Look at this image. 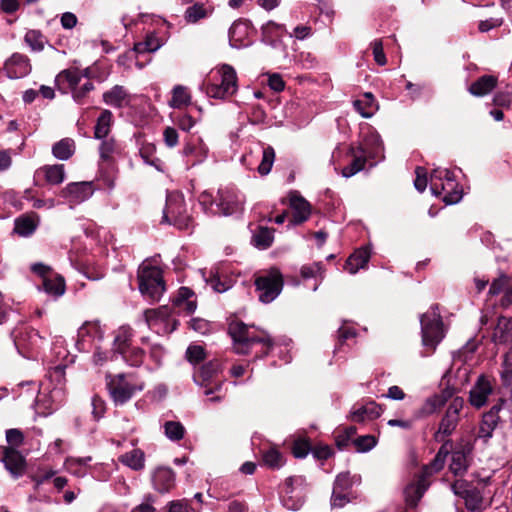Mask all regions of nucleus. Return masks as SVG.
Masks as SVG:
<instances>
[{
    "label": "nucleus",
    "mask_w": 512,
    "mask_h": 512,
    "mask_svg": "<svg viewBox=\"0 0 512 512\" xmlns=\"http://www.w3.org/2000/svg\"><path fill=\"white\" fill-rule=\"evenodd\" d=\"M456 186L454 175L448 169L437 168L430 175V189L436 196L446 193L443 200L448 204H453L461 199L460 192L454 190Z\"/></svg>",
    "instance_id": "5"
},
{
    "label": "nucleus",
    "mask_w": 512,
    "mask_h": 512,
    "mask_svg": "<svg viewBox=\"0 0 512 512\" xmlns=\"http://www.w3.org/2000/svg\"><path fill=\"white\" fill-rule=\"evenodd\" d=\"M349 155L352 157V161L349 165L342 169V175L346 178H349L362 171L367 161L365 151L361 146L350 147Z\"/></svg>",
    "instance_id": "26"
},
{
    "label": "nucleus",
    "mask_w": 512,
    "mask_h": 512,
    "mask_svg": "<svg viewBox=\"0 0 512 512\" xmlns=\"http://www.w3.org/2000/svg\"><path fill=\"white\" fill-rule=\"evenodd\" d=\"M211 10L206 8L203 4L195 3L189 6L185 13L184 19L187 23H197L199 20L208 17L211 14Z\"/></svg>",
    "instance_id": "40"
},
{
    "label": "nucleus",
    "mask_w": 512,
    "mask_h": 512,
    "mask_svg": "<svg viewBox=\"0 0 512 512\" xmlns=\"http://www.w3.org/2000/svg\"><path fill=\"white\" fill-rule=\"evenodd\" d=\"M263 464L271 469H279L285 464L282 453L275 447H270L262 452Z\"/></svg>",
    "instance_id": "39"
},
{
    "label": "nucleus",
    "mask_w": 512,
    "mask_h": 512,
    "mask_svg": "<svg viewBox=\"0 0 512 512\" xmlns=\"http://www.w3.org/2000/svg\"><path fill=\"white\" fill-rule=\"evenodd\" d=\"M500 411L501 405H493L492 408L483 415L478 431V436L480 438L488 440L492 437L493 431L497 427L500 420Z\"/></svg>",
    "instance_id": "23"
},
{
    "label": "nucleus",
    "mask_w": 512,
    "mask_h": 512,
    "mask_svg": "<svg viewBox=\"0 0 512 512\" xmlns=\"http://www.w3.org/2000/svg\"><path fill=\"white\" fill-rule=\"evenodd\" d=\"M182 153L191 158V165H195L207 157L208 148L200 138L190 139L185 143Z\"/></svg>",
    "instance_id": "25"
},
{
    "label": "nucleus",
    "mask_w": 512,
    "mask_h": 512,
    "mask_svg": "<svg viewBox=\"0 0 512 512\" xmlns=\"http://www.w3.org/2000/svg\"><path fill=\"white\" fill-rule=\"evenodd\" d=\"M254 284L259 301L268 304L279 296L284 286V280L280 270L272 267L256 276Z\"/></svg>",
    "instance_id": "3"
},
{
    "label": "nucleus",
    "mask_w": 512,
    "mask_h": 512,
    "mask_svg": "<svg viewBox=\"0 0 512 512\" xmlns=\"http://www.w3.org/2000/svg\"><path fill=\"white\" fill-rule=\"evenodd\" d=\"M92 194L93 187L91 182L69 183L60 192L61 197L67 199L70 203L73 204H78L87 200L92 196Z\"/></svg>",
    "instance_id": "13"
},
{
    "label": "nucleus",
    "mask_w": 512,
    "mask_h": 512,
    "mask_svg": "<svg viewBox=\"0 0 512 512\" xmlns=\"http://www.w3.org/2000/svg\"><path fill=\"white\" fill-rule=\"evenodd\" d=\"M40 224V217L30 212L17 217L14 221V232L21 237L31 236Z\"/></svg>",
    "instance_id": "21"
},
{
    "label": "nucleus",
    "mask_w": 512,
    "mask_h": 512,
    "mask_svg": "<svg viewBox=\"0 0 512 512\" xmlns=\"http://www.w3.org/2000/svg\"><path fill=\"white\" fill-rule=\"evenodd\" d=\"M106 385L109 394L113 401L115 402V404L120 405L126 403L129 399H131L136 391H140L143 389L142 384H136L131 379V376H128L123 373L117 375L108 374L106 376Z\"/></svg>",
    "instance_id": "6"
},
{
    "label": "nucleus",
    "mask_w": 512,
    "mask_h": 512,
    "mask_svg": "<svg viewBox=\"0 0 512 512\" xmlns=\"http://www.w3.org/2000/svg\"><path fill=\"white\" fill-rule=\"evenodd\" d=\"M466 454L463 451H454L452 453V460L450 470L455 475H462L467 469Z\"/></svg>",
    "instance_id": "49"
},
{
    "label": "nucleus",
    "mask_w": 512,
    "mask_h": 512,
    "mask_svg": "<svg viewBox=\"0 0 512 512\" xmlns=\"http://www.w3.org/2000/svg\"><path fill=\"white\" fill-rule=\"evenodd\" d=\"M509 284V277L506 274H501L497 279L493 280L489 288V294L494 296L504 293L507 285Z\"/></svg>",
    "instance_id": "56"
},
{
    "label": "nucleus",
    "mask_w": 512,
    "mask_h": 512,
    "mask_svg": "<svg viewBox=\"0 0 512 512\" xmlns=\"http://www.w3.org/2000/svg\"><path fill=\"white\" fill-rule=\"evenodd\" d=\"M192 96L188 88L183 85H176L172 89V97L169 106L174 109H181L191 104Z\"/></svg>",
    "instance_id": "35"
},
{
    "label": "nucleus",
    "mask_w": 512,
    "mask_h": 512,
    "mask_svg": "<svg viewBox=\"0 0 512 512\" xmlns=\"http://www.w3.org/2000/svg\"><path fill=\"white\" fill-rule=\"evenodd\" d=\"M445 398L441 395L429 397L419 410V416H427L435 413L445 404Z\"/></svg>",
    "instance_id": "44"
},
{
    "label": "nucleus",
    "mask_w": 512,
    "mask_h": 512,
    "mask_svg": "<svg viewBox=\"0 0 512 512\" xmlns=\"http://www.w3.org/2000/svg\"><path fill=\"white\" fill-rule=\"evenodd\" d=\"M13 337H14V344H15L17 350L19 351V353L25 355L28 352L30 345L32 344L31 339L37 338V334L28 332L27 330H25V331L20 330V331L14 332Z\"/></svg>",
    "instance_id": "43"
},
{
    "label": "nucleus",
    "mask_w": 512,
    "mask_h": 512,
    "mask_svg": "<svg viewBox=\"0 0 512 512\" xmlns=\"http://www.w3.org/2000/svg\"><path fill=\"white\" fill-rule=\"evenodd\" d=\"M381 415V407L375 402H369L355 408L351 412V419L354 422H363L366 420H373Z\"/></svg>",
    "instance_id": "29"
},
{
    "label": "nucleus",
    "mask_w": 512,
    "mask_h": 512,
    "mask_svg": "<svg viewBox=\"0 0 512 512\" xmlns=\"http://www.w3.org/2000/svg\"><path fill=\"white\" fill-rule=\"evenodd\" d=\"M139 155L146 164L155 167L157 170H161L162 162L156 157V146L154 144H142L139 149Z\"/></svg>",
    "instance_id": "41"
},
{
    "label": "nucleus",
    "mask_w": 512,
    "mask_h": 512,
    "mask_svg": "<svg viewBox=\"0 0 512 512\" xmlns=\"http://www.w3.org/2000/svg\"><path fill=\"white\" fill-rule=\"evenodd\" d=\"M497 85V78L492 75H484L473 82L469 87V92L477 97H482L490 93Z\"/></svg>",
    "instance_id": "31"
},
{
    "label": "nucleus",
    "mask_w": 512,
    "mask_h": 512,
    "mask_svg": "<svg viewBox=\"0 0 512 512\" xmlns=\"http://www.w3.org/2000/svg\"><path fill=\"white\" fill-rule=\"evenodd\" d=\"M145 322L149 327H152L159 320H164L168 317V310L165 307L158 309H147L143 313Z\"/></svg>",
    "instance_id": "51"
},
{
    "label": "nucleus",
    "mask_w": 512,
    "mask_h": 512,
    "mask_svg": "<svg viewBox=\"0 0 512 512\" xmlns=\"http://www.w3.org/2000/svg\"><path fill=\"white\" fill-rule=\"evenodd\" d=\"M354 445L358 451L366 452L371 450L376 445V439L371 435L361 436L354 441Z\"/></svg>",
    "instance_id": "58"
},
{
    "label": "nucleus",
    "mask_w": 512,
    "mask_h": 512,
    "mask_svg": "<svg viewBox=\"0 0 512 512\" xmlns=\"http://www.w3.org/2000/svg\"><path fill=\"white\" fill-rule=\"evenodd\" d=\"M94 90V85L91 81H87L81 86H77L76 89L72 90V97L78 104H84L88 94Z\"/></svg>",
    "instance_id": "52"
},
{
    "label": "nucleus",
    "mask_w": 512,
    "mask_h": 512,
    "mask_svg": "<svg viewBox=\"0 0 512 512\" xmlns=\"http://www.w3.org/2000/svg\"><path fill=\"white\" fill-rule=\"evenodd\" d=\"M83 72L78 68H68L62 70L55 78V84L59 91L67 93L79 86Z\"/></svg>",
    "instance_id": "19"
},
{
    "label": "nucleus",
    "mask_w": 512,
    "mask_h": 512,
    "mask_svg": "<svg viewBox=\"0 0 512 512\" xmlns=\"http://www.w3.org/2000/svg\"><path fill=\"white\" fill-rule=\"evenodd\" d=\"M444 464H445V460L440 458V456L435 455L434 459L428 465H425L422 468V471L419 475H421L422 477H425V479L429 480V478L434 473L439 472L444 467Z\"/></svg>",
    "instance_id": "53"
},
{
    "label": "nucleus",
    "mask_w": 512,
    "mask_h": 512,
    "mask_svg": "<svg viewBox=\"0 0 512 512\" xmlns=\"http://www.w3.org/2000/svg\"><path fill=\"white\" fill-rule=\"evenodd\" d=\"M162 222L173 224L179 229H188L192 223L187 213L184 198L181 194L171 193L167 196Z\"/></svg>",
    "instance_id": "7"
},
{
    "label": "nucleus",
    "mask_w": 512,
    "mask_h": 512,
    "mask_svg": "<svg viewBox=\"0 0 512 512\" xmlns=\"http://www.w3.org/2000/svg\"><path fill=\"white\" fill-rule=\"evenodd\" d=\"M44 291L54 297H60L65 293L66 286L65 280L61 275H55L54 277L45 278L43 280Z\"/></svg>",
    "instance_id": "38"
},
{
    "label": "nucleus",
    "mask_w": 512,
    "mask_h": 512,
    "mask_svg": "<svg viewBox=\"0 0 512 512\" xmlns=\"http://www.w3.org/2000/svg\"><path fill=\"white\" fill-rule=\"evenodd\" d=\"M353 106L364 118L372 117L378 109L374 96L369 92L365 93L361 99L355 100Z\"/></svg>",
    "instance_id": "32"
},
{
    "label": "nucleus",
    "mask_w": 512,
    "mask_h": 512,
    "mask_svg": "<svg viewBox=\"0 0 512 512\" xmlns=\"http://www.w3.org/2000/svg\"><path fill=\"white\" fill-rule=\"evenodd\" d=\"M322 271V265L319 262L304 265L301 267L300 274L303 278H313L320 274Z\"/></svg>",
    "instance_id": "63"
},
{
    "label": "nucleus",
    "mask_w": 512,
    "mask_h": 512,
    "mask_svg": "<svg viewBox=\"0 0 512 512\" xmlns=\"http://www.w3.org/2000/svg\"><path fill=\"white\" fill-rule=\"evenodd\" d=\"M207 282L212 287V289L218 293L225 292L231 287L229 281L222 280L217 275L211 276Z\"/></svg>",
    "instance_id": "64"
},
{
    "label": "nucleus",
    "mask_w": 512,
    "mask_h": 512,
    "mask_svg": "<svg viewBox=\"0 0 512 512\" xmlns=\"http://www.w3.org/2000/svg\"><path fill=\"white\" fill-rule=\"evenodd\" d=\"M220 77L219 83H210L206 86V94L215 99H224L232 96L237 91V75L230 65H223L217 71Z\"/></svg>",
    "instance_id": "8"
},
{
    "label": "nucleus",
    "mask_w": 512,
    "mask_h": 512,
    "mask_svg": "<svg viewBox=\"0 0 512 512\" xmlns=\"http://www.w3.org/2000/svg\"><path fill=\"white\" fill-rule=\"evenodd\" d=\"M25 43L36 52L44 49V36L37 30H29L24 37Z\"/></svg>",
    "instance_id": "48"
},
{
    "label": "nucleus",
    "mask_w": 512,
    "mask_h": 512,
    "mask_svg": "<svg viewBox=\"0 0 512 512\" xmlns=\"http://www.w3.org/2000/svg\"><path fill=\"white\" fill-rule=\"evenodd\" d=\"M186 356L191 363H199L205 358L204 348L199 345L189 346L186 351Z\"/></svg>",
    "instance_id": "59"
},
{
    "label": "nucleus",
    "mask_w": 512,
    "mask_h": 512,
    "mask_svg": "<svg viewBox=\"0 0 512 512\" xmlns=\"http://www.w3.org/2000/svg\"><path fill=\"white\" fill-rule=\"evenodd\" d=\"M4 70L11 79H19L31 72L30 60L26 55L14 53L4 64Z\"/></svg>",
    "instance_id": "14"
},
{
    "label": "nucleus",
    "mask_w": 512,
    "mask_h": 512,
    "mask_svg": "<svg viewBox=\"0 0 512 512\" xmlns=\"http://www.w3.org/2000/svg\"><path fill=\"white\" fill-rule=\"evenodd\" d=\"M369 259V249L366 247L360 248L348 257L345 263V270L350 274H355L367 265Z\"/></svg>",
    "instance_id": "28"
},
{
    "label": "nucleus",
    "mask_w": 512,
    "mask_h": 512,
    "mask_svg": "<svg viewBox=\"0 0 512 512\" xmlns=\"http://www.w3.org/2000/svg\"><path fill=\"white\" fill-rule=\"evenodd\" d=\"M492 339L495 343L512 342V319L507 317H499L494 328Z\"/></svg>",
    "instance_id": "30"
},
{
    "label": "nucleus",
    "mask_w": 512,
    "mask_h": 512,
    "mask_svg": "<svg viewBox=\"0 0 512 512\" xmlns=\"http://www.w3.org/2000/svg\"><path fill=\"white\" fill-rule=\"evenodd\" d=\"M496 383L485 375H480L469 392V403L476 409L484 407L495 394Z\"/></svg>",
    "instance_id": "11"
},
{
    "label": "nucleus",
    "mask_w": 512,
    "mask_h": 512,
    "mask_svg": "<svg viewBox=\"0 0 512 512\" xmlns=\"http://www.w3.org/2000/svg\"><path fill=\"white\" fill-rule=\"evenodd\" d=\"M99 145V156L102 162L112 165L117 156L123 154L124 148L115 138H103Z\"/></svg>",
    "instance_id": "22"
},
{
    "label": "nucleus",
    "mask_w": 512,
    "mask_h": 512,
    "mask_svg": "<svg viewBox=\"0 0 512 512\" xmlns=\"http://www.w3.org/2000/svg\"><path fill=\"white\" fill-rule=\"evenodd\" d=\"M421 333L424 347L433 352L444 337L443 322L439 307L434 304L421 316Z\"/></svg>",
    "instance_id": "2"
},
{
    "label": "nucleus",
    "mask_w": 512,
    "mask_h": 512,
    "mask_svg": "<svg viewBox=\"0 0 512 512\" xmlns=\"http://www.w3.org/2000/svg\"><path fill=\"white\" fill-rule=\"evenodd\" d=\"M220 365L218 362L210 361L204 364L196 376V381L205 387L204 394L210 395L218 392L221 389V383H215L212 387H207L206 382H209L219 371Z\"/></svg>",
    "instance_id": "20"
},
{
    "label": "nucleus",
    "mask_w": 512,
    "mask_h": 512,
    "mask_svg": "<svg viewBox=\"0 0 512 512\" xmlns=\"http://www.w3.org/2000/svg\"><path fill=\"white\" fill-rule=\"evenodd\" d=\"M164 433L172 441H179L184 437L185 428L177 421H167L164 423Z\"/></svg>",
    "instance_id": "46"
},
{
    "label": "nucleus",
    "mask_w": 512,
    "mask_h": 512,
    "mask_svg": "<svg viewBox=\"0 0 512 512\" xmlns=\"http://www.w3.org/2000/svg\"><path fill=\"white\" fill-rule=\"evenodd\" d=\"M463 499L469 512H480L483 496L478 489L471 488V491Z\"/></svg>",
    "instance_id": "45"
},
{
    "label": "nucleus",
    "mask_w": 512,
    "mask_h": 512,
    "mask_svg": "<svg viewBox=\"0 0 512 512\" xmlns=\"http://www.w3.org/2000/svg\"><path fill=\"white\" fill-rule=\"evenodd\" d=\"M153 484L157 491L161 493L168 492L175 485V474L168 467H159L153 474Z\"/></svg>",
    "instance_id": "27"
},
{
    "label": "nucleus",
    "mask_w": 512,
    "mask_h": 512,
    "mask_svg": "<svg viewBox=\"0 0 512 512\" xmlns=\"http://www.w3.org/2000/svg\"><path fill=\"white\" fill-rule=\"evenodd\" d=\"M2 454V461L9 473L14 478L21 477L26 470V461L23 455L12 447L3 448Z\"/></svg>",
    "instance_id": "15"
},
{
    "label": "nucleus",
    "mask_w": 512,
    "mask_h": 512,
    "mask_svg": "<svg viewBox=\"0 0 512 512\" xmlns=\"http://www.w3.org/2000/svg\"><path fill=\"white\" fill-rule=\"evenodd\" d=\"M6 440L12 448L19 447L24 441V436L18 429H9L6 431Z\"/></svg>",
    "instance_id": "61"
},
{
    "label": "nucleus",
    "mask_w": 512,
    "mask_h": 512,
    "mask_svg": "<svg viewBox=\"0 0 512 512\" xmlns=\"http://www.w3.org/2000/svg\"><path fill=\"white\" fill-rule=\"evenodd\" d=\"M118 461L135 471H140L145 466V454L140 449H133L119 456Z\"/></svg>",
    "instance_id": "33"
},
{
    "label": "nucleus",
    "mask_w": 512,
    "mask_h": 512,
    "mask_svg": "<svg viewBox=\"0 0 512 512\" xmlns=\"http://www.w3.org/2000/svg\"><path fill=\"white\" fill-rule=\"evenodd\" d=\"M274 160H275V151H274L273 147L266 146L263 149L262 160L258 166L259 174L263 175V176L269 174L272 169Z\"/></svg>",
    "instance_id": "47"
},
{
    "label": "nucleus",
    "mask_w": 512,
    "mask_h": 512,
    "mask_svg": "<svg viewBox=\"0 0 512 512\" xmlns=\"http://www.w3.org/2000/svg\"><path fill=\"white\" fill-rule=\"evenodd\" d=\"M229 334L234 341V350L238 354H249L255 345H261L260 356L267 355L274 345L268 332L247 326L243 322L235 321L229 325Z\"/></svg>",
    "instance_id": "1"
},
{
    "label": "nucleus",
    "mask_w": 512,
    "mask_h": 512,
    "mask_svg": "<svg viewBox=\"0 0 512 512\" xmlns=\"http://www.w3.org/2000/svg\"><path fill=\"white\" fill-rule=\"evenodd\" d=\"M464 399L462 397H455L450 402L445 415L439 423V428L434 435L438 442H442L446 437L452 434L459 422V414L463 409Z\"/></svg>",
    "instance_id": "9"
},
{
    "label": "nucleus",
    "mask_w": 512,
    "mask_h": 512,
    "mask_svg": "<svg viewBox=\"0 0 512 512\" xmlns=\"http://www.w3.org/2000/svg\"><path fill=\"white\" fill-rule=\"evenodd\" d=\"M106 412V403L99 396L95 395L92 398V414L96 420L101 419Z\"/></svg>",
    "instance_id": "60"
},
{
    "label": "nucleus",
    "mask_w": 512,
    "mask_h": 512,
    "mask_svg": "<svg viewBox=\"0 0 512 512\" xmlns=\"http://www.w3.org/2000/svg\"><path fill=\"white\" fill-rule=\"evenodd\" d=\"M243 199L235 188L225 186L219 188L216 197V209L213 214L229 216L242 210Z\"/></svg>",
    "instance_id": "10"
},
{
    "label": "nucleus",
    "mask_w": 512,
    "mask_h": 512,
    "mask_svg": "<svg viewBox=\"0 0 512 512\" xmlns=\"http://www.w3.org/2000/svg\"><path fill=\"white\" fill-rule=\"evenodd\" d=\"M310 451V444L305 439H298L293 443L292 453L296 458H305Z\"/></svg>",
    "instance_id": "57"
},
{
    "label": "nucleus",
    "mask_w": 512,
    "mask_h": 512,
    "mask_svg": "<svg viewBox=\"0 0 512 512\" xmlns=\"http://www.w3.org/2000/svg\"><path fill=\"white\" fill-rule=\"evenodd\" d=\"M48 185L57 186L65 180V167L63 164L43 165L34 172V184L41 186L40 180Z\"/></svg>",
    "instance_id": "12"
},
{
    "label": "nucleus",
    "mask_w": 512,
    "mask_h": 512,
    "mask_svg": "<svg viewBox=\"0 0 512 512\" xmlns=\"http://www.w3.org/2000/svg\"><path fill=\"white\" fill-rule=\"evenodd\" d=\"M290 207L293 210L290 222L292 225H298L305 222L310 214V204L297 192H291L289 194Z\"/></svg>",
    "instance_id": "17"
},
{
    "label": "nucleus",
    "mask_w": 512,
    "mask_h": 512,
    "mask_svg": "<svg viewBox=\"0 0 512 512\" xmlns=\"http://www.w3.org/2000/svg\"><path fill=\"white\" fill-rule=\"evenodd\" d=\"M121 354L129 365L139 367L143 363L145 352L139 347H128Z\"/></svg>",
    "instance_id": "50"
},
{
    "label": "nucleus",
    "mask_w": 512,
    "mask_h": 512,
    "mask_svg": "<svg viewBox=\"0 0 512 512\" xmlns=\"http://www.w3.org/2000/svg\"><path fill=\"white\" fill-rule=\"evenodd\" d=\"M501 378L505 384H512V353H506L504 355Z\"/></svg>",
    "instance_id": "55"
},
{
    "label": "nucleus",
    "mask_w": 512,
    "mask_h": 512,
    "mask_svg": "<svg viewBox=\"0 0 512 512\" xmlns=\"http://www.w3.org/2000/svg\"><path fill=\"white\" fill-rule=\"evenodd\" d=\"M133 337V330L129 326H122L117 330L114 346L119 353H125V349L129 347V343Z\"/></svg>",
    "instance_id": "42"
},
{
    "label": "nucleus",
    "mask_w": 512,
    "mask_h": 512,
    "mask_svg": "<svg viewBox=\"0 0 512 512\" xmlns=\"http://www.w3.org/2000/svg\"><path fill=\"white\" fill-rule=\"evenodd\" d=\"M429 486L430 481L418 475L416 479L404 489L406 504L409 507H416Z\"/></svg>",
    "instance_id": "18"
},
{
    "label": "nucleus",
    "mask_w": 512,
    "mask_h": 512,
    "mask_svg": "<svg viewBox=\"0 0 512 512\" xmlns=\"http://www.w3.org/2000/svg\"><path fill=\"white\" fill-rule=\"evenodd\" d=\"M139 290L152 301H159L165 291L162 271L158 267L142 264L138 270Z\"/></svg>",
    "instance_id": "4"
},
{
    "label": "nucleus",
    "mask_w": 512,
    "mask_h": 512,
    "mask_svg": "<svg viewBox=\"0 0 512 512\" xmlns=\"http://www.w3.org/2000/svg\"><path fill=\"white\" fill-rule=\"evenodd\" d=\"M102 99L106 105L120 109L130 106L132 95L124 86L115 85L103 93Z\"/></svg>",
    "instance_id": "16"
},
{
    "label": "nucleus",
    "mask_w": 512,
    "mask_h": 512,
    "mask_svg": "<svg viewBox=\"0 0 512 512\" xmlns=\"http://www.w3.org/2000/svg\"><path fill=\"white\" fill-rule=\"evenodd\" d=\"M249 24L241 19L235 21L229 29V41L232 47L240 48L248 44Z\"/></svg>",
    "instance_id": "24"
},
{
    "label": "nucleus",
    "mask_w": 512,
    "mask_h": 512,
    "mask_svg": "<svg viewBox=\"0 0 512 512\" xmlns=\"http://www.w3.org/2000/svg\"><path fill=\"white\" fill-rule=\"evenodd\" d=\"M112 123H113L112 112L108 109L102 110L99 117L97 118V121H96V124L94 127V137L96 139L107 138L110 133Z\"/></svg>",
    "instance_id": "34"
},
{
    "label": "nucleus",
    "mask_w": 512,
    "mask_h": 512,
    "mask_svg": "<svg viewBox=\"0 0 512 512\" xmlns=\"http://www.w3.org/2000/svg\"><path fill=\"white\" fill-rule=\"evenodd\" d=\"M352 487V479L349 473H340L334 482L333 490L339 492L350 493Z\"/></svg>",
    "instance_id": "54"
},
{
    "label": "nucleus",
    "mask_w": 512,
    "mask_h": 512,
    "mask_svg": "<svg viewBox=\"0 0 512 512\" xmlns=\"http://www.w3.org/2000/svg\"><path fill=\"white\" fill-rule=\"evenodd\" d=\"M274 241V230L268 227H258L252 236V244L259 249L269 248Z\"/></svg>",
    "instance_id": "36"
},
{
    "label": "nucleus",
    "mask_w": 512,
    "mask_h": 512,
    "mask_svg": "<svg viewBox=\"0 0 512 512\" xmlns=\"http://www.w3.org/2000/svg\"><path fill=\"white\" fill-rule=\"evenodd\" d=\"M167 512H197V511L190 506L188 501L177 500V501H171L168 504Z\"/></svg>",
    "instance_id": "62"
},
{
    "label": "nucleus",
    "mask_w": 512,
    "mask_h": 512,
    "mask_svg": "<svg viewBox=\"0 0 512 512\" xmlns=\"http://www.w3.org/2000/svg\"><path fill=\"white\" fill-rule=\"evenodd\" d=\"M74 152L75 142L70 138L61 139L52 147V154L59 160H68Z\"/></svg>",
    "instance_id": "37"
}]
</instances>
